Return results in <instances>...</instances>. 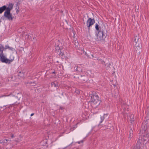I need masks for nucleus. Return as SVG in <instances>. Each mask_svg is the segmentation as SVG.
I'll return each mask as SVG.
<instances>
[{
	"mask_svg": "<svg viewBox=\"0 0 149 149\" xmlns=\"http://www.w3.org/2000/svg\"><path fill=\"white\" fill-rule=\"evenodd\" d=\"M90 102L92 107L96 108L100 104V101L97 95H93L91 97Z\"/></svg>",
	"mask_w": 149,
	"mask_h": 149,
	"instance_id": "obj_1",
	"label": "nucleus"
},
{
	"mask_svg": "<svg viewBox=\"0 0 149 149\" xmlns=\"http://www.w3.org/2000/svg\"><path fill=\"white\" fill-rule=\"evenodd\" d=\"M14 57L12 56V58L8 59L4 54H0V60L2 63L10 64L14 60Z\"/></svg>",
	"mask_w": 149,
	"mask_h": 149,
	"instance_id": "obj_2",
	"label": "nucleus"
},
{
	"mask_svg": "<svg viewBox=\"0 0 149 149\" xmlns=\"http://www.w3.org/2000/svg\"><path fill=\"white\" fill-rule=\"evenodd\" d=\"M106 37L105 34L103 31L100 30L99 31L97 34L96 40L97 41H102L104 40Z\"/></svg>",
	"mask_w": 149,
	"mask_h": 149,
	"instance_id": "obj_3",
	"label": "nucleus"
},
{
	"mask_svg": "<svg viewBox=\"0 0 149 149\" xmlns=\"http://www.w3.org/2000/svg\"><path fill=\"white\" fill-rule=\"evenodd\" d=\"M133 44L134 47L137 48V49H141V47L140 41L139 40V38L137 36L135 37Z\"/></svg>",
	"mask_w": 149,
	"mask_h": 149,
	"instance_id": "obj_4",
	"label": "nucleus"
},
{
	"mask_svg": "<svg viewBox=\"0 0 149 149\" xmlns=\"http://www.w3.org/2000/svg\"><path fill=\"white\" fill-rule=\"evenodd\" d=\"M95 23V20L93 19L89 18L88 19L86 22V25L89 30L90 27L93 25Z\"/></svg>",
	"mask_w": 149,
	"mask_h": 149,
	"instance_id": "obj_5",
	"label": "nucleus"
},
{
	"mask_svg": "<svg viewBox=\"0 0 149 149\" xmlns=\"http://www.w3.org/2000/svg\"><path fill=\"white\" fill-rule=\"evenodd\" d=\"M4 16L9 20H11L13 19L12 15L10 13V12H5Z\"/></svg>",
	"mask_w": 149,
	"mask_h": 149,
	"instance_id": "obj_6",
	"label": "nucleus"
},
{
	"mask_svg": "<svg viewBox=\"0 0 149 149\" xmlns=\"http://www.w3.org/2000/svg\"><path fill=\"white\" fill-rule=\"evenodd\" d=\"M13 4L12 3H9L8 7L6 6V11L5 12H10V11L13 9Z\"/></svg>",
	"mask_w": 149,
	"mask_h": 149,
	"instance_id": "obj_7",
	"label": "nucleus"
},
{
	"mask_svg": "<svg viewBox=\"0 0 149 149\" xmlns=\"http://www.w3.org/2000/svg\"><path fill=\"white\" fill-rule=\"evenodd\" d=\"M134 115L133 114H131L130 116L129 115V116L127 117L128 120L132 123L134 120Z\"/></svg>",
	"mask_w": 149,
	"mask_h": 149,
	"instance_id": "obj_8",
	"label": "nucleus"
},
{
	"mask_svg": "<svg viewBox=\"0 0 149 149\" xmlns=\"http://www.w3.org/2000/svg\"><path fill=\"white\" fill-rule=\"evenodd\" d=\"M60 43V42L59 40H57L55 44V49L57 52L60 50V48L59 46V43Z\"/></svg>",
	"mask_w": 149,
	"mask_h": 149,
	"instance_id": "obj_9",
	"label": "nucleus"
},
{
	"mask_svg": "<svg viewBox=\"0 0 149 149\" xmlns=\"http://www.w3.org/2000/svg\"><path fill=\"white\" fill-rule=\"evenodd\" d=\"M6 9V6L5 5L1 7H0V14L2 13Z\"/></svg>",
	"mask_w": 149,
	"mask_h": 149,
	"instance_id": "obj_10",
	"label": "nucleus"
},
{
	"mask_svg": "<svg viewBox=\"0 0 149 149\" xmlns=\"http://www.w3.org/2000/svg\"><path fill=\"white\" fill-rule=\"evenodd\" d=\"M5 51L4 47L2 45H0V54H3V51Z\"/></svg>",
	"mask_w": 149,
	"mask_h": 149,
	"instance_id": "obj_11",
	"label": "nucleus"
},
{
	"mask_svg": "<svg viewBox=\"0 0 149 149\" xmlns=\"http://www.w3.org/2000/svg\"><path fill=\"white\" fill-rule=\"evenodd\" d=\"M5 50L6 49H8L9 50L11 51H13L14 49L13 47H11L8 46V45H6L4 47Z\"/></svg>",
	"mask_w": 149,
	"mask_h": 149,
	"instance_id": "obj_12",
	"label": "nucleus"
},
{
	"mask_svg": "<svg viewBox=\"0 0 149 149\" xmlns=\"http://www.w3.org/2000/svg\"><path fill=\"white\" fill-rule=\"evenodd\" d=\"M127 106L124 103L122 104V109H123V111H125V109L127 108V109H128V108L127 107Z\"/></svg>",
	"mask_w": 149,
	"mask_h": 149,
	"instance_id": "obj_13",
	"label": "nucleus"
},
{
	"mask_svg": "<svg viewBox=\"0 0 149 149\" xmlns=\"http://www.w3.org/2000/svg\"><path fill=\"white\" fill-rule=\"evenodd\" d=\"M51 85L52 86H54L55 87H57L58 86V84L57 83H55L54 82H52L51 83Z\"/></svg>",
	"mask_w": 149,
	"mask_h": 149,
	"instance_id": "obj_14",
	"label": "nucleus"
},
{
	"mask_svg": "<svg viewBox=\"0 0 149 149\" xmlns=\"http://www.w3.org/2000/svg\"><path fill=\"white\" fill-rule=\"evenodd\" d=\"M106 115L105 114H104L103 115H102L101 116H100L101 120L100 122V123H102V121H103V120H104V116H105Z\"/></svg>",
	"mask_w": 149,
	"mask_h": 149,
	"instance_id": "obj_15",
	"label": "nucleus"
},
{
	"mask_svg": "<svg viewBox=\"0 0 149 149\" xmlns=\"http://www.w3.org/2000/svg\"><path fill=\"white\" fill-rule=\"evenodd\" d=\"M77 127V124H76L75 125L72 126L70 128V131H73L74 129H75Z\"/></svg>",
	"mask_w": 149,
	"mask_h": 149,
	"instance_id": "obj_16",
	"label": "nucleus"
},
{
	"mask_svg": "<svg viewBox=\"0 0 149 149\" xmlns=\"http://www.w3.org/2000/svg\"><path fill=\"white\" fill-rule=\"evenodd\" d=\"M131 137H132V130L130 131V136L129 137V139L130 140L131 139Z\"/></svg>",
	"mask_w": 149,
	"mask_h": 149,
	"instance_id": "obj_17",
	"label": "nucleus"
},
{
	"mask_svg": "<svg viewBox=\"0 0 149 149\" xmlns=\"http://www.w3.org/2000/svg\"><path fill=\"white\" fill-rule=\"evenodd\" d=\"M95 28L96 29V30H97V31H99V25H98L96 23L95 24Z\"/></svg>",
	"mask_w": 149,
	"mask_h": 149,
	"instance_id": "obj_18",
	"label": "nucleus"
},
{
	"mask_svg": "<svg viewBox=\"0 0 149 149\" xmlns=\"http://www.w3.org/2000/svg\"><path fill=\"white\" fill-rule=\"evenodd\" d=\"M19 76H21V77H22L23 75V73H22L21 72H19V74H18Z\"/></svg>",
	"mask_w": 149,
	"mask_h": 149,
	"instance_id": "obj_19",
	"label": "nucleus"
},
{
	"mask_svg": "<svg viewBox=\"0 0 149 149\" xmlns=\"http://www.w3.org/2000/svg\"><path fill=\"white\" fill-rule=\"evenodd\" d=\"M118 93H117L115 94L114 95V97H116L118 95Z\"/></svg>",
	"mask_w": 149,
	"mask_h": 149,
	"instance_id": "obj_20",
	"label": "nucleus"
},
{
	"mask_svg": "<svg viewBox=\"0 0 149 149\" xmlns=\"http://www.w3.org/2000/svg\"><path fill=\"white\" fill-rule=\"evenodd\" d=\"M75 45L76 46H78V43L77 42H76L75 41Z\"/></svg>",
	"mask_w": 149,
	"mask_h": 149,
	"instance_id": "obj_21",
	"label": "nucleus"
},
{
	"mask_svg": "<svg viewBox=\"0 0 149 149\" xmlns=\"http://www.w3.org/2000/svg\"><path fill=\"white\" fill-rule=\"evenodd\" d=\"M83 142V140H81L80 141H78L77 142V143H78L79 144H80L81 143H82Z\"/></svg>",
	"mask_w": 149,
	"mask_h": 149,
	"instance_id": "obj_22",
	"label": "nucleus"
},
{
	"mask_svg": "<svg viewBox=\"0 0 149 149\" xmlns=\"http://www.w3.org/2000/svg\"><path fill=\"white\" fill-rule=\"evenodd\" d=\"M147 127V126H144V130H145L146 129Z\"/></svg>",
	"mask_w": 149,
	"mask_h": 149,
	"instance_id": "obj_23",
	"label": "nucleus"
},
{
	"mask_svg": "<svg viewBox=\"0 0 149 149\" xmlns=\"http://www.w3.org/2000/svg\"><path fill=\"white\" fill-rule=\"evenodd\" d=\"M26 36H27V38H29V35H27Z\"/></svg>",
	"mask_w": 149,
	"mask_h": 149,
	"instance_id": "obj_24",
	"label": "nucleus"
},
{
	"mask_svg": "<svg viewBox=\"0 0 149 149\" xmlns=\"http://www.w3.org/2000/svg\"><path fill=\"white\" fill-rule=\"evenodd\" d=\"M5 140L6 141V142H5V141H4V142H5V143H7V142L8 141V140L6 139H5Z\"/></svg>",
	"mask_w": 149,
	"mask_h": 149,
	"instance_id": "obj_25",
	"label": "nucleus"
},
{
	"mask_svg": "<svg viewBox=\"0 0 149 149\" xmlns=\"http://www.w3.org/2000/svg\"><path fill=\"white\" fill-rule=\"evenodd\" d=\"M60 54L61 55H63L64 54L62 53H60Z\"/></svg>",
	"mask_w": 149,
	"mask_h": 149,
	"instance_id": "obj_26",
	"label": "nucleus"
},
{
	"mask_svg": "<svg viewBox=\"0 0 149 149\" xmlns=\"http://www.w3.org/2000/svg\"><path fill=\"white\" fill-rule=\"evenodd\" d=\"M11 137L12 138H13L14 137V136L13 135H12L11 136Z\"/></svg>",
	"mask_w": 149,
	"mask_h": 149,
	"instance_id": "obj_27",
	"label": "nucleus"
},
{
	"mask_svg": "<svg viewBox=\"0 0 149 149\" xmlns=\"http://www.w3.org/2000/svg\"><path fill=\"white\" fill-rule=\"evenodd\" d=\"M77 93L78 94H79L80 93V91H78V92L77 91Z\"/></svg>",
	"mask_w": 149,
	"mask_h": 149,
	"instance_id": "obj_28",
	"label": "nucleus"
},
{
	"mask_svg": "<svg viewBox=\"0 0 149 149\" xmlns=\"http://www.w3.org/2000/svg\"><path fill=\"white\" fill-rule=\"evenodd\" d=\"M60 109H63V107H60Z\"/></svg>",
	"mask_w": 149,
	"mask_h": 149,
	"instance_id": "obj_29",
	"label": "nucleus"
},
{
	"mask_svg": "<svg viewBox=\"0 0 149 149\" xmlns=\"http://www.w3.org/2000/svg\"><path fill=\"white\" fill-rule=\"evenodd\" d=\"M33 115H34V113H32V114H31V116H33Z\"/></svg>",
	"mask_w": 149,
	"mask_h": 149,
	"instance_id": "obj_30",
	"label": "nucleus"
},
{
	"mask_svg": "<svg viewBox=\"0 0 149 149\" xmlns=\"http://www.w3.org/2000/svg\"><path fill=\"white\" fill-rule=\"evenodd\" d=\"M104 63V61H102V63Z\"/></svg>",
	"mask_w": 149,
	"mask_h": 149,
	"instance_id": "obj_31",
	"label": "nucleus"
},
{
	"mask_svg": "<svg viewBox=\"0 0 149 149\" xmlns=\"http://www.w3.org/2000/svg\"><path fill=\"white\" fill-rule=\"evenodd\" d=\"M53 73H55V72H52Z\"/></svg>",
	"mask_w": 149,
	"mask_h": 149,
	"instance_id": "obj_32",
	"label": "nucleus"
},
{
	"mask_svg": "<svg viewBox=\"0 0 149 149\" xmlns=\"http://www.w3.org/2000/svg\"><path fill=\"white\" fill-rule=\"evenodd\" d=\"M143 124L142 125V127H143Z\"/></svg>",
	"mask_w": 149,
	"mask_h": 149,
	"instance_id": "obj_33",
	"label": "nucleus"
},
{
	"mask_svg": "<svg viewBox=\"0 0 149 149\" xmlns=\"http://www.w3.org/2000/svg\"><path fill=\"white\" fill-rule=\"evenodd\" d=\"M8 141H11V140H8Z\"/></svg>",
	"mask_w": 149,
	"mask_h": 149,
	"instance_id": "obj_34",
	"label": "nucleus"
},
{
	"mask_svg": "<svg viewBox=\"0 0 149 149\" xmlns=\"http://www.w3.org/2000/svg\"><path fill=\"white\" fill-rule=\"evenodd\" d=\"M92 56L93 57V55H92Z\"/></svg>",
	"mask_w": 149,
	"mask_h": 149,
	"instance_id": "obj_35",
	"label": "nucleus"
},
{
	"mask_svg": "<svg viewBox=\"0 0 149 149\" xmlns=\"http://www.w3.org/2000/svg\"><path fill=\"white\" fill-rule=\"evenodd\" d=\"M31 35L30 37H31V35Z\"/></svg>",
	"mask_w": 149,
	"mask_h": 149,
	"instance_id": "obj_36",
	"label": "nucleus"
}]
</instances>
